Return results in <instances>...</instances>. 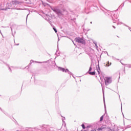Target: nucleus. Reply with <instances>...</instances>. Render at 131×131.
Returning <instances> with one entry per match:
<instances>
[{
  "label": "nucleus",
  "mask_w": 131,
  "mask_h": 131,
  "mask_svg": "<svg viewBox=\"0 0 131 131\" xmlns=\"http://www.w3.org/2000/svg\"><path fill=\"white\" fill-rule=\"evenodd\" d=\"M103 118H104V116H101L100 119V121H103Z\"/></svg>",
  "instance_id": "6"
},
{
  "label": "nucleus",
  "mask_w": 131,
  "mask_h": 131,
  "mask_svg": "<svg viewBox=\"0 0 131 131\" xmlns=\"http://www.w3.org/2000/svg\"><path fill=\"white\" fill-rule=\"evenodd\" d=\"M114 130H115V131H117V130H115V129Z\"/></svg>",
  "instance_id": "13"
},
{
  "label": "nucleus",
  "mask_w": 131,
  "mask_h": 131,
  "mask_svg": "<svg viewBox=\"0 0 131 131\" xmlns=\"http://www.w3.org/2000/svg\"><path fill=\"white\" fill-rule=\"evenodd\" d=\"M112 80H111V77H106L105 79V83H111Z\"/></svg>",
  "instance_id": "3"
},
{
  "label": "nucleus",
  "mask_w": 131,
  "mask_h": 131,
  "mask_svg": "<svg viewBox=\"0 0 131 131\" xmlns=\"http://www.w3.org/2000/svg\"><path fill=\"white\" fill-rule=\"evenodd\" d=\"M13 5L17 4V1H13L11 2Z\"/></svg>",
  "instance_id": "7"
},
{
  "label": "nucleus",
  "mask_w": 131,
  "mask_h": 131,
  "mask_svg": "<svg viewBox=\"0 0 131 131\" xmlns=\"http://www.w3.org/2000/svg\"><path fill=\"white\" fill-rule=\"evenodd\" d=\"M89 71H92V67H90L89 69Z\"/></svg>",
  "instance_id": "11"
},
{
  "label": "nucleus",
  "mask_w": 131,
  "mask_h": 131,
  "mask_svg": "<svg viewBox=\"0 0 131 131\" xmlns=\"http://www.w3.org/2000/svg\"><path fill=\"white\" fill-rule=\"evenodd\" d=\"M98 131H111V129L105 125H103L101 126L100 127L98 128L97 129Z\"/></svg>",
  "instance_id": "1"
},
{
  "label": "nucleus",
  "mask_w": 131,
  "mask_h": 131,
  "mask_svg": "<svg viewBox=\"0 0 131 131\" xmlns=\"http://www.w3.org/2000/svg\"><path fill=\"white\" fill-rule=\"evenodd\" d=\"M98 71V73L100 74V72L99 71Z\"/></svg>",
  "instance_id": "12"
},
{
  "label": "nucleus",
  "mask_w": 131,
  "mask_h": 131,
  "mask_svg": "<svg viewBox=\"0 0 131 131\" xmlns=\"http://www.w3.org/2000/svg\"><path fill=\"white\" fill-rule=\"evenodd\" d=\"M111 65V62H110L109 61H108V62L106 64V66L107 67H109V66H110Z\"/></svg>",
  "instance_id": "5"
},
{
  "label": "nucleus",
  "mask_w": 131,
  "mask_h": 131,
  "mask_svg": "<svg viewBox=\"0 0 131 131\" xmlns=\"http://www.w3.org/2000/svg\"><path fill=\"white\" fill-rule=\"evenodd\" d=\"M53 30H54L55 32L56 33H57V30L56 29V28H53Z\"/></svg>",
  "instance_id": "10"
},
{
  "label": "nucleus",
  "mask_w": 131,
  "mask_h": 131,
  "mask_svg": "<svg viewBox=\"0 0 131 131\" xmlns=\"http://www.w3.org/2000/svg\"><path fill=\"white\" fill-rule=\"evenodd\" d=\"M75 41H76V42H78L79 43H84V40L83 39L79 38V37H77L75 39Z\"/></svg>",
  "instance_id": "2"
},
{
  "label": "nucleus",
  "mask_w": 131,
  "mask_h": 131,
  "mask_svg": "<svg viewBox=\"0 0 131 131\" xmlns=\"http://www.w3.org/2000/svg\"><path fill=\"white\" fill-rule=\"evenodd\" d=\"M89 74L90 75H96V72H89Z\"/></svg>",
  "instance_id": "4"
},
{
  "label": "nucleus",
  "mask_w": 131,
  "mask_h": 131,
  "mask_svg": "<svg viewBox=\"0 0 131 131\" xmlns=\"http://www.w3.org/2000/svg\"><path fill=\"white\" fill-rule=\"evenodd\" d=\"M60 70H61V71L64 72L65 71V69L62 68H60Z\"/></svg>",
  "instance_id": "8"
},
{
  "label": "nucleus",
  "mask_w": 131,
  "mask_h": 131,
  "mask_svg": "<svg viewBox=\"0 0 131 131\" xmlns=\"http://www.w3.org/2000/svg\"><path fill=\"white\" fill-rule=\"evenodd\" d=\"M81 126H82V128L83 129H84L85 128V126H84V124H82L81 125Z\"/></svg>",
  "instance_id": "9"
}]
</instances>
